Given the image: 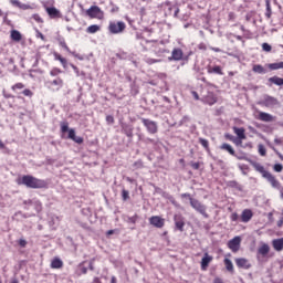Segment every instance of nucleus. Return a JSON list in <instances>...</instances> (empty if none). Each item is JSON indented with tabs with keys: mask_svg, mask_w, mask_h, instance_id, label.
Segmentation results:
<instances>
[{
	"mask_svg": "<svg viewBox=\"0 0 283 283\" xmlns=\"http://www.w3.org/2000/svg\"><path fill=\"white\" fill-rule=\"evenodd\" d=\"M174 222L176 231H180V233H182V231H185V217L181 214H175Z\"/></svg>",
	"mask_w": 283,
	"mask_h": 283,
	"instance_id": "4468645a",
	"label": "nucleus"
},
{
	"mask_svg": "<svg viewBox=\"0 0 283 283\" xmlns=\"http://www.w3.org/2000/svg\"><path fill=\"white\" fill-rule=\"evenodd\" d=\"M116 56H117V59L125 60V59H127V53H125V52L117 53Z\"/></svg>",
	"mask_w": 283,
	"mask_h": 283,
	"instance_id": "69168bd1",
	"label": "nucleus"
},
{
	"mask_svg": "<svg viewBox=\"0 0 283 283\" xmlns=\"http://www.w3.org/2000/svg\"><path fill=\"white\" fill-rule=\"evenodd\" d=\"M130 94H132V96H138V94H140V91H139L138 86L136 85V81H133L130 83Z\"/></svg>",
	"mask_w": 283,
	"mask_h": 283,
	"instance_id": "473e14b6",
	"label": "nucleus"
},
{
	"mask_svg": "<svg viewBox=\"0 0 283 283\" xmlns=\"http://www.w3.org/2000/svg\"><path fill=\"white\" fill-rule=\"evenodd\" d=\"M224 138H226L227 140H231V143H233V140L235 139V136H233V135H231V134H229V133H226V134H224Z\"/></svg>",
	"mask_w": 283,
	"mask_h": 283,
	"instance_id": "13d9d810",
	"label": "nucleus"
},
{
	"mask_svg": "<svg viewBox=\"0 0 283 283\" xmlns=\"http://www.w3.org/2000/svg\"><path fill=\"white\" fill-rule=\"evenodd\" d=\"M23 87H25L23 83H17L15 85L12 86V90H23Z\"/></svg>",
	"mask_w": 283,
	"mask_h": 283,
	"instance_id": "bf43d9fd",
	"label": "nucleus"
},
{
	"mask_svg": "<svg viewBox=\"0 0 283 283\" xmlns=\"http://www.w3.org/2000/svg\"><path fill=\"white\" fill-rule=\"evenodd\" d=\"M51 269H63V261L59 258H54L51 262Z\"/></svg>",
	"mask_w": 283,
	"mask_h": 283,
	"instance_id": "c756f323",
	"label": "nucleus"
},
{
	"mask_svg": "<svg viewBox=\"0 0 283 283\" xmlns=\"http://www.w3.org/2000/svg\"><path fill=\"white\" fill-rule=\"evenodd\" d=\"M59 74H63V71L59 67H53L51 71H50V76H59Z\"/></svg>",
	"mask_w": 283,
	"mask_h": 283,
	"instance_id": "a19ab883",
	"label": "nucleus"
},
{
	"mask_svg": "<svg viewBox=\"0 0 283 283\" xmlns=\"http://www.w3.org/2000/svg\"><path fill=\"white\" fill-rule=\"evenodd\" d=\"M240 171L242 172L243 176H248L249 174V165H244V164H239L238 165Z\"/></svg>",
	"mask_w": 283,
	"mask_h": 283,
	"instance_id": "e433bc0d",
	"label": "nucleus"
},
{
	"mask_svg": "<svg viewBox=\"0 0 283 283\" xmlns=\"http://www.w3.org/2000/svg\"><path fill=\"white\" fill-rule=\"evenodd\" d=\"M163 60H156V59H151V57H148L146 60V63H148V65H154V63H161Z\"/></svg>",
	"mask_w": 283,
	"mask_h": 283,
	"instance_id": "3c124183",
	"label": "nucleus"
},
{
	"mask_svg": "<svg viewBox=\"0 0 283 283\" xmlns=\"http://www.w3.org/2000/svg\"><path fill=\"white\" fill-rule=\"evenodd\" d=\"M3 23H6L7 25H11V24H12V21H10V20L8 19V13H6V14L3 15Z\"/></svg>",
	"mask_w": 283,
	"mask_h": 283,
	"instance_id": "338daca9",
	"label": "nucleus"
},
{
	"mask_svg": "<svg viewBox=\"0 0 283 283\" xmlns=\"http://www.w3.org/2000/svg\"><path fill=\"white\" fill-rule=\"evenodd\" d=\"M46 13L51 19H61V11L56 7H48Z\"/></svg>",
	"mask_w": 283,
	"mask_h": 283,
	"instance_id": "6ab92c4d",
	"label": "nucleus"
},
{
	"mask_svg": "<svg viewBox=\"0 0 283 283\" xmlns=\"http://www.w3.org/2000/svg\"><path fill=\"white\" fill-rule=\"evenodd\" d=\"M139 120H142L144 127H146V132L149 134L154 135L158 132V122L145 117H139Z\"/></svg>",
	"mask_w": 283,
	"mask_h": 283,
	"instance_id": "6e6552de",
	"label": "nucleus"
},
{
	"mask_svg": "<svg viewBox=\"0 0 283 283\" xmlns=\"http://www.w3.org/2000/svg\"><path fill=\"white\" fill-rule=\"evenodd\" d=\"M272 247H273L274 251H277L279 253L281 251H283V238L273 239Z\"/></svg>",
	"mask_w": 283,
	"mask_h": 283,
	"instance_id": "5701e85b",
	"label": "nucleus"
},
{
	"mask_svg": "<svg viewBox=\"0 0 283 283\" xmlns=\"http://www.w3.org/2000/svg\"><path fill=\"white\" fill-rule=\"evenodd\" d=\"M208 74H218L219 76H224V72H222V66L220 65H208L207 66Z\"/></svg>",
	"mask_w": 283,
	"mask_h": 283,
	"instance_id": "aec40b11",
	"label": "nucleus"
},
{
	"mask_svg": "<svg viewBox=\"0 0 283 283\" xmlns=\"http://www.w3.org/2000/svg\"><path fill=\"white\" fill-rule=\"evenodd\" d=\"M164 6H167L169 12H171L172 10H175V11H174V17H175V18H177L178 14L180 13V9H179L177 6L171 4L170 1H166V2L164 3Z\"/></svg>",
	"mask_w": 283,
	"mask_h": 283,
	"instance_id": "cd10ccee",
	"label": "nucleus"
},
{
	"mask_svg": "<svg viewBox=\"0 0 283 283\" xmlns=\"http://www.w3.org/2000/svg\"><path fill=\"white\" fill-rule=\"evenodd\" d=\"M259 118L263 122V123H273V115L265 113V112H260L259 113Z\"/></svg>",
	"mask_w": 283,
	"mask_h": 283,
	"instance_id": "a878e982",
	"label": "nucleus"
},
{
	"mask_svg": "<svg viewBox=\"0 0 283 283\" xmlns=\"http://www.w3.org/2000/svg\"><path fill=\"white\" fill-rule=\"evenodd\" d=\"M20 10H30V9H32V7H30V4H25V3H21L20 2Z\"/></svg>",
	"mask_w": 283,
	"mask_h": 283,
	"instance_id": "052dcab7",
	"label": "nucleus"
},
{
	"mask_svg": "<svg viewBox=\"0 0 283 283\" xmlns=\"http://www.w3.org/2000/svg\"><path fill=\"white\" fill-rule=\"evenodd\" d=\"M120 132L128 138V143L134 142V125L126 122H120Z\"/></svg>",
	"mask_w": 283,
	"mask_h": 283,
	"instance_id": "423d86ee",
	"label": "nucleus"
},
{
	"mask_svg": "<svg viewBox=\"0 0 283 283\" xmlns=\"http://www.w3.org/2000/svg\"><path fill=\"white\" fill-rule=\"evenodd\" d=\"M190 167H192V169L198 171V169H200V164H199V161H197V163L190 161Z\"/></svg>",
	"mask_w": 283,
	"mask_h": 283,
	"instance_id": "4d7b16f0",
	"label": "nucleus"
},
{
	"mask_svg": "<svg viewBox=\"0 0 283 283\" xmlns=\"http://www.w3.org/2000/svg\"><path fill=\"white\" fill-rule=\"evenodd\" d=\"M32 19H34V21H36V23H43V19L41 18V15H39V13H34L32 15Z\"/></svg>",
	"mask_w": 283,
	"mask_h": 283,
	"instance_id": "864d4df0",
	"label": "nucleus"
},
{
	"mask_svg": "<svg viewBox=\"0 0 283 283\" xmlns=\"http://www.w3.org/2000/svg\"><path fill=\"white\" fill-rule=\"evenodd\" d=\"M41 209H43V207H42V205H41V201H36V202H35V210H36V212H38V213L41 212Z\"/></svg>",
	"mask_w": 283,
	"mask_h": 283,
	"instance_id": "e2e57ef3",
	"label": "nucleus"
},
{
	"mask_svg": "<svg viewBox=\"0 0 283 283\" xmlns=\"http://www.w3.org/2000/svg\"><path fill=\"white\" fill-rule=\"evenodd\" d=\"M143 143H145V145H156V139H151L149 137H145L143 139Z\"/></svg>",
	"mask_w": 283,
	"mask_h": 283,
	"instance_id": "de8ad7c7",
	"label": "nucleus"
},
{
	"mask_svg": "<svg viewBox=\"0 0 283 283\" xmlns=\"http://www.w3.org/2000/svg\"><path fill=\"white\" fill-rule=\"evenodd\" d=\"M18 244L21 249H25L28 247V241L25 239L18 240Z\"/></svg>",
	"mask_w": 283,
	"mask_h": 283,
	"instance_id": "8fccbe9b",
	"label": "nucleus"
},
{
	"mask_svg": "<svg viewBox=\"0 0 283 283\" xmlns=\"http://www.w3.org/2000/svg\"><path fill=\"white\" fill-rule=\"evenodd\" d=\"M49 83L50 85H55L56 87H63V78L61 77H57Z\"/></svg>",
	"mask_w": 283,
	"mask_h": 283,
	"instance_id": "4c0bfd02",
	"label": "nucleus"
},
{
	"mask_svg": "<svg viewBox=\"0 0 283 283\" xmlns=\"http://www.w3.org/2000/svg\"><path fill=\"white\" fill-rule=\"evenodd\" d=\"M86 15L90 17V19H103L104 12L98 6H92L86 10Z\"/></svg>",
	"mask_w": 283,
	"mask_h": 283,
	"instance_id": "1a4fd4ad",
	"label": "nucleus"
},
{
	"mask_svg": "<svg viewBox=\"0 0 283 283\" xmlns=\"http://www.w3.org/2000/svg\"><path fill=\"white\" fill-rule=\"evenodd\" d=\"M219 149H221L222 151H227L228 154H230V156H233L234 158H237V160H247V163H250V165L255 169V171H259V174H261L263 178H269L271 182H275V180L271 176V172L264 169V166H262L258 161H253L249 157L238 156V154L235 153V149H233V146H231L230 144L223 143L219 147Z\"/></svg>",
	"mask_w": 283,
	"mask_h": 283,
	"instance_id": "f257e3e1",
	"label": "nucleus"
},
{
	"mask_svg": "<svg viewBox=\"0 0 283 283\" xmlns=\"http://www.w3.org/2000/svg\"><path fill=\"white\" fill-rule=\"evenodd\" d=\"M259 154L260 156H266V147L262 144H259Z\"/></svg>",
	"mask_w": 283,
	"mask_h": 283,
	"instance_id": "49530a36",
	"label": "nucleus"
},
{
	"mask_svg": "<svg viewBox=\"0 0 283 283\" xmlns=\"http://www.w3.org/2000/svg\"><path fill=\"white\" fill-rule=\"evenodd\" d=\"M78 271H80L83 275L87 274V266H85V262H82V263L78 264Z\"/></svg>",
	"mask_w": 283,
	"mask_h": 283,
	"instance_id": "79ce46f5",
	"label": "nucleus"
},
{
	"mask_svg": "<svg viewBox=\"0 0 283 283\" xmlns=\"http://www.w3.org/2000/svg\"><path fill=\"white\" fill-rule=\"evenodd\" d=\"M69 65L72 67V70H74L76 76H81V71L78 70V66L74 65L73 63H70Z\"/></svg>",
	"mask_w": 283,
	"mask_h": 283,
	"instance_id": "5fc2aeb1",
	"label": "nucleus"
},
{
	"mask_svg": "<svg viewBox=\"0 0 283 283\" xmlns=\"http://www.w3.org/2000/svg\"><path fill=\"white\" fill-rule=\"evenodd\" d=\"M22 94L24 96H29L30 97V96H32L33 93H32V91L30 88H25L24 92H22Z\"/></svg>",
	"mask_w": 283,
	"mask_h": 283,
	"instance_id": "774afa93",
	"label": "nucleus"
},
{
	"mask_svg": "<svg viewBox=\"0 0 283 283\" xmlns=\"http://www.w3.org/2000/svg\"><path fill=\"white\" fill-rule=\"evenodd\" d=\"M269 70H283V62H275L268 64Z\"/></svg>",
	"mask_w": 283,
	"mask_h": 283,
	"instance_id": "c9c22d12",
	"label": "nucleus"
},
{
	"mask_svg": "<svg viewBox=\"0 0 283 283\" xmlns=\"http://www.w3.org/2000/svg\"><path fill=\"white\" fill-rule=\"evenodd\" d=\"M252 72H254L255 74H266V69H264V66H262L261 64H254L252 67Z\"/></svg>",
	"mask_w": 283,
	"mask_h": 283,
	"instance_id": "7c9ffc66",
	"label": "nucleus"
},
{
	"mask_svg": "<svg viewBox=\"0 0 283 283\" xmlns=\"http://www.w3.org/2000/svg\"><path fill=\"white\" fill-rule=\"evenodd\" d=\"M10 3L12 6H14L15 8H20V6H21V1H19V0H10Z\"/></svg>",
	"mask_w": 283,
	"mask_h": 283,
	"instance_id": "0e129e2a",
	"label": "nucleus"
},
{
	"mask_svg": "<svg viewBox=\"0 0 283 283\" xmlns=\"http://www.w3.org/2000/svg\"><path fill=\"white\" fill-rule=\"evenodd\" d=\"M242 140H244V139H243V138H240V137H234V139H233L232 143H234V145H235L237 147H242Z\"/></svg>",
	"mask_w": 283,
	"mask_h": 283,
	"instance_id": "09e8293b",
	"label": "nucleus"
},
{
	"mask_svg": "<svg viewBox=\"0 0 283 283\" xmlns=\"http://www.w3.org/2000/svg\"><path fill=\"white\" fill-rule=\"evenodd\" d=\"M106 123H107V125H114V123H115L114 117L112 115H107Z\"/></svg>",
	"mask_w": 283,
	"mask_h": 283,
	"instance_id": "6e6d98bb",
	"label": "nucleus"
},
{
	"mask_svg": "<svg viewBox=\"0 0 283 283\" xmlns=\"http://www.w3.org/2000/svg\"><path fill=\"white\" fill-rule=\"evenodd\" d=\"M242 149H247V147L249 148V149H253V143H251V142H249V143H247V144H242Z\"/></svg>",
	"mask_w": 283,
	"mask_h": 283,
	"instance_id": "680f3d73",
	"label": "nucleus"
},
{
	"mask_svg": "<svg viewBox=\"0 0 283 283\" xmlns=\"http://www.w3.org/2000/svg\"><path fill=\"white\" fill-rule=\"evenodd\" d=\"M10 39L11 41H14V43H21V41L23 40V34H21L19 30L13 29L10 32Z\"/></svg>",
	"mask_w": 283,
	"mask_h": 283,
	"instance_id": "412c9836",
	"label": "nucleus"
},
{
	"mask_svg": "<svg viewBox=\"0 0 283 283\" xmlns=\"http://www.w3.org/2000/svg\"><path fill=\"white\" fill-rule=\"evenodd\" d=\"M60 132L62 134L61 138L64 140H73L76 145H83V143H85L83 137L76 136V129L70 128V123L67 122L60 123Z\"/></svg>",
	"mask_w": 283,
	"mask_h": 283,
	"instance_id": "7ed1b4c3",
	"label": "nucleus"
},
{
	"mask_svg": "<svg viewBox=\"0 0 283 283\" xmlns=\"http://www.w3.org/2000/svg\"><path fill=\"white\" fill-rule=\"evenodd\" d=\"M268 81L269 83H271V85H277L279 87L283 86V77L274 75L270 77Z\"/></svg>",
	"mask_w": 283,
	"mask_h": 283,
	"instance_id": "bb28decb",
	"label": "nucleus"
},
{
	"mask_svg": "<svg viewBox=\"0 0 283 283\" xmlns=\"http://www.w3.org/2000/svg\"><path fill=\"white\" fill-rule=\"evenodd\" d=\"M150 185L155 189L154 193H158L159 196H161V198H165V200H169V202H171V205L176 206V198H174V196H171L169 192L163 190V188L155 186L154 184H150Z\"/></svg>",
	"mask_w": 283,
	"mask_h": 283,
	"instance_id": "9d476101",
	"label": "nucleus"
},
{
	"mask_svg": "<svg viewBox=\"0 0 283 283\" xmlns=\"http://www.w3.org/2000/svg\"><path fill=\"white\" fill-rule=\"evenodd\" d=\"M230 220L232 222H238L240 220V216L238 214V212H233L231 216H230Z\"/></svg>",
	"mask_w": 283,
	"mask_h": 283,
	"instance_id": "603ef678",
	"label": "nucleus"
},
{
	"mask_svg": "<svg viewBox=\"0 0 283 283\" xmlns=\"http://www.w3.org/2000/svg\"><path fill=\"white\" fill-rule=\"evenodd\" d=\"M233 132L237 135V138H243L247 140V129H244V127L233 126Z\"/></svg>",
	"mask_w": 283,
	"mask_h": 283,
	"instance_id": "b1692460",
	"label": "nucleus"
},
{
	"mask_svg": "<svg viewBox=\"0 0 283 283\" xmlns=\"http://www.w3.org/2000/svg\"><path fill=\"white\" fill-rule=\"evenodd\" d=\"M126 28L127 24H125V22L123 21L109 22L108 24V31L111 32V34H123Z\"/></svg>",
	"mask_w": 283,
	"mask_h": 283,
	"instance_id": "0eeeda50",
	"label": "nucleus"
},
{
	"mask_svg": "<svg viewBox=\"0 0 283 283\" xmlns=\"http://www.w3.org/2000/svg\"><path fill=\"white\" fill-rule=\"evenodd\" d=\"M137 220H138V214H135L133 217H128L126 222H128V224H136Z\"/></svg>",
	"mask_w": 283,
	"mask_h": 283,
	"instance_id": "37998d69",
	"label": "nucleus"
},
{
	"mask_svg": "<svg viewBox=\"0 0 283 283\" xmlns=\"http://www.w3.org/2000/svg\"><path fill=\"white\" fill-rule=\"evenodd\" d=\"M265 10L266 19H271V14H273V11L271 10V0H265Z\"/></svg>",
	"mask_w": 283,
	"mask_h": 283,
	"instance_id": "f704fd0d",
	"label": "nucleus"
},
{
	"mask_svg": "<svg viewBox=\"0 0 283 283\" xmlns=\"http://www.w3.org/2000/svg\"><path fill=\"white\" fill-rule=\"evenodd\" d=\"M193 55V51H189L188 53L185 54L182 49L180 48H175L171 51V55L168 56V61H181V65H187L189 63V57Z\"/></svg>",
	"mask_w": 283,
	"mask_h": 283,
	"instance_id": "20e7f679",
	"label": "nucleus"
},
{
	"mask_svg": "<svg viewBox=\"0 0 283 283\" xmlns=\"http://www.w3.org/2000/svg\"><path fill=\"white\" fill-rule=\"evenodd\" d=\"M199 143L206 149V151H209V140L208 139L200 137Z\"/></svg>",
	"mask_w": 283,
	"mask_h": 283,
	"instance_id": "ea45409f",
	"label": "nucleus"
},
{
	"mask_svg": "<svg viewBox=\"0 0 283 283\" xmlns=\"http://www.w3.org/2000/svg\"><path fill=\"white\" fill-rule=\"evenodd\" d=\"M149 222L153 227H156V229H163V227H165V219L159 216L150 217Z\"/></svg>",
	"mask_w": 283,
	"mask_h": 283,
	"instance_id": "2eb2a0df",
	"label": "nucleus"
},
{
	"mask_svg": "<svg viewBox=\"0 0 283 283\" xmlns=\"http://www.w3.org/2000/svg\"><path fill=\"white\" fill-rule=\"evenodd\" d=\"M240 244H242V238L234 237L228 242V249H231L232 253H238L240 251Z\"/></svg>",
	"mask_w": 283,
	"mask_h": 283,
	"instance_id": "f8f14e48",
	"label": "nucleus"
},
{
	"mask_svg": "<svg viewBox=\"0 0 283 283\" xmlns=\"http://www.w3.org/2000/svg\"><path fill=\"white\" fill-rule=\"evenodd\" d=\"M223 264L229 273H233V262L229 258L223 260Z\"/></svg>",
	"mask_w": 283,
	"mask_h": 283,
	"instance_id": "72a5a7b5",
	"label": "nucleus"
},
{
	"mask_svg": "<svg viewBox=\"0 0 283 283\" xmlns=\"http://www.w3.org/2000/svg\"><path fill=\"white\" fill-rule=\"evenodd\" d=\"M87 34H96V32H101V25L92 24L86 29Z\"/></svg>",
	"mask_w": 283,
	"mask_h": 283,
	"instance_id": "2f4dec72",
	"label": "nucleus"
},
{
	"mask_svg": "<svg viewBox=\"0 0 283 283\" xmlns=\"http://www.w3.org/2000/svg\"><path fill=\"white\" fill-rule=\"evenodd\" d=\"M56 41L57 43L61 45V48H63L64 50H66L70 54H73V56H75V59H78V61H83V56L76 54L75 52H72L70 50V46H67V44L65 43V39L61 35L56 36Z\"/></svg>",
	"mask_w": 283,
	"mask_h": 283,
	"instance_id": "ddd939ff",
	"label": "nucleus"
},
{
	"mask_svg": "<svg viewBox=\"0 0 283 283\" xmlns=\"http://www.w3.org/2000/svg\"><path fill=\"white\" fill-rule=\"evenodd\" d=\"M181 198H188L190 201V206L197 213H200L203 216V218H209V213H207V206H205L202 202H200L198 199H195L191 197L190 193L186 192L181 195Z\"/></svg>",
	"mask_w": 283,
	"mask_h": 283,
	"instance_id": "39448f33",
	"label": "nucleus"
},
{
	"mask_svg": "<svg viewBox=\"0 0 283 283\" xmlns=\"http://www.w3.org/2000/svg\"><path fill=\"white\" fill-rule=\"evenodd\" d=\"M211 262H213V256L209 255V253L206 252L200 262L201 270L207 271V269H209V264H211Z\"/></svg>",
	"mask_w": 283,
	"mask_h": 283,
	"instance_id": "dca6fc26",
	"label": "nucleus"
},
{
	"mask_svg": "<svg viewBox=\"0 0 283 283\" xmlns=\"http://www.w3.org/2000/svg\"><path fill=\"white\" fill-rule=\"evenodd\" d=\"M122 200L123 202H127V200H129V190L125 188L122 189Z\"/></svg>",
	"mask_w": 283,
	"mask_h": 283,
	"instance_id": "58836bf2",
	"label": "nucleus"
},
{
	"mask_svg": "<svg viewBox=\"0 0 283 283\" xmlns=\"http://www.w3.org/2000/svg\"><path fill=\"white\" fill-rule=\"evenodd\" d=\"M273 170H274L276 174H282V171H283V165H282V164H274Z\"/></svg>",
	"mask_w": 283,
	"mask_h": 283,
	"instance_id": "c03bdc74",
	"label": "nucleus"
},
{
	"mask_svg": "<svg viewBox=\"0 0 283 283\" xmlns=\"http://www.w3.org/2000/svg\"><path fill=\"white\" fill-rule=\"evenodd\" d=\"M262 50H263V52H271V50H273V46H271V44L264 42V43H262Z\"/></svg>",
	"mask_w": 283,
	"mask_h": 283,
	"instance_id": "a18cd8bd",
	"label": "nucleus"
},
{
	"mask_svg": "<svg viewBox=\"0 0 283 283\" xmlns=\"http://www.w3.org/2000/svg\"><path fill=\"white\" fill-rule=\"evenodd\" d=\"M53 56H54L55 61H60V63L62 64L64 70H67V59L62 57V55L56 52L53 53Z\"/></svg>",
	"mask_w": 283,
	"mask_h": 283,
	"instance_id": "c85d7f7f",
	"label": "nucleus"
},
{
	"mask_svg": "<svg viewBox=\"0 0 283 283\" xmlns=\"http://www.w3.org/2000/svg\"><path fill=\"white\" fill-rule=\"evenodd\" d=\"M253 218V210L252 209H244L241 213L240 220L241 222H251V219Z\"/></svg>",
	"mask_w": 283,
	"mask_h": 283,
	"instance_id": "f3484780",
	"label": "nucleus"
},
{
	"mask_svg": "<svg viewBox=\"0 0 283 283\" xmlns=\"http://www.w3.org/2000/svg\"><path fill=\"white\" fill-rule=\"evenodd\" d=\"M235 264L238 269H245V270L251 269V263L244 258L235 259Z\"/></svg>",
	"mask_w": 283,
	"mask_h": 283,
	"instance_id": "a211bd4d",
	"label": "nucleus"
},
{
	"mask_svg": "<svg viewBox=\"0 0 283 283\" xmlns=\"http://www.w3.org/2000/svg\"><path fill=\"white\" fill-rule=\"evenodd\" d=\"M259 105L263 107H275V105H280V101L271 95H264V99L259 102Z\"/></svg>",
	"mask_w": 283,
	"mask_h": 283,
	"instance_id": "9b49d317",
	"label": "nucleus"
},
{
	"mask_svg": "<svg viewBox=\"0 0 283 283\" xmlns=\"http://www.w3.org/2000/svg\"><path fill=\"white\" fill-rule=\"evenodd\" d=\"M271 252V247L268 243H262V245L258 249V255H262V258H266Z\"/></svg>",
	"mask_w": 283,
	"mask_h": 283,
	"instance_id": "4be33fe9",
	"label": "nucleus"
},
{
	"mask_svg": "<svg viewBox=\"0 0 283 283\" xmlns=\"http://www.w3.org/2000/svg\"><path fill=\"white\" fill-rule=\"evenodd\" d=\"M17 184L23 185L27 189H48V181L32 175H23L21 178H18Z\"/></svg>",
	"mask_w": 283,
	"mask_h": 283,
	"instance_id": "f03ea898",
	"label": "nucleus"
},
{
	"mask_svg": "<svg viewBox=\"0 0 283 283\" xmlns=\"http://www.w3.org/2000/svg\"><path fill=\"white\" fill-rule=\"evenodd\" d=\"M227 187H230V189H237V191H244V186L240 185L237 180L228 181Z\"/></svg>",
	"mask_w": 283,
	"mask_h": 283,
	"instance_id": "393cba45",
	"label": "nucleus"
}]
</instances>
